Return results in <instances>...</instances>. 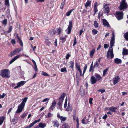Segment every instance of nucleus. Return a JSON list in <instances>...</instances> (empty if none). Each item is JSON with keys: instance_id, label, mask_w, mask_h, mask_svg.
Returning <instances> with one entry per match:
<instances>
[{"instance_id": "f257e3e1", "label": "nucleus", "mask_w": 128, "mask_h": 128, "mask_svg": "<svg viewBox=\"0 0 128 128\" xmlns=\"http://www.w3.org/2000/svg\"><path fill=\"white\" fill-rule=\"evenodd\" d=\"M0 74L2 76L6 78H9L10 77V72L8 69L3 70L1 71Z\"/></svg>"}, {"instance_id": "f03ea898", "label": "nucleus", "mask_w": 128, "mask_h": 128, "mask_svg": "<svg viewBox=\"0 0 128 128\" xmlns=\"http://www.w3.org/2000/svg\"><path fill=\"white\" fill-rule=\"evenodd\" d=\"M127 4L125 2V0H122L120 3V4L119 7V9L122 10L124 9H126L127 8Z\"/></svg>"}, {"instance_id": "7ed1b4c3", "label": "nucleus", "mask_w": 128, "mask_h": 128, "mask_svg": "<svg viewBox=\"0 0 128 128\" xmlns=\"http://www.w3.org/2000/svg\"><path fill=\"white\" fill-rule=\"evenodd\" d=\"M116 16L118 20H120L123 18V14L122 12H116Z\"/></svg>"}, {"instance_id": "20e7f679", "label": "nucleus", "mask_w": 128, "mask_h": 128, "mask_svg": "<svg viewBox=\"0 0 128 128\" xmlns=\"http://www.w3.org/2000/svg\"><path fill=\"white\" fill-rule=\"evenodd\" d=\"M112 36L111 38V40L110 41V48H112V47L114 46V44L115 43V35L114 34V33L113 31H112Z\"/></svg>"}, {"instance_id": "39448f33", "label": "nucleus", "mask_w": 128, "mask_h": 128, "mask_svg": "<svg viewBox=\"0 0 128 128\" xmlns=\"http://www.w3.org/2000/svg\"><path fill=\"white\" fill-rule=\"evenodd\" d=\"M72 27V21H70L69 22V24L67 28L65 31L66 32L67 34H68L70 33L71 31Z\"/></svg>"}, {"instance_id": "423d86ee", "label": "nucleus", "mask_w": 128, "mask_h": 128, "mask_svg": "<svg viewBox=\"0 0 128 128\" xmlns=\"http://www.w3.org/2000/svg\"><path fill=\"white\" fill-rule=\"evenodd\" d=\"M21 50H19L18 48H16L13 52H11L9 56L10 57H12L14 55L18 54Z\"/></svg>"}, {"instance_id": "0eeeda50", "label": "nucleus", "mask_w": 128, "mask_h": 128, "mask_svg": "<svg viewBox=\"0 0 128 128\" xmlns=\"http://www.w3.org/2000/svg\"><path fill=\"white\" fill-rule=\"evenodd\" d=\"M110 55L111 58H112L114 57V55L113 53V50L112 49L110 50V48L107 53V57L109 58L110 57Z\"/></svg>"}, {"instance_id": "6e6552de", "label": "nucleus", "mask_w": 128, "mask_h": 128, "mask_svg": "<svg viewBox=\"0 0 128 128\" xmlns=\"http://www.w3.org/2000/svg\"><path fill=\"white\" fill-rule=\"evenodd\" d=\"M24 106L20 104L18 107V109L16 112V113L18 114L22 112Z\"/></svg>"}, {"instance_id": "1a4fd4ad", "label": "nucleus", "mask_w": 128, "mask_h": 128, "mask_svg": "<svg viewBox=\"0 0 128 128\" xmlns=\"http://www.w3.org/2000/svg\"><path fill=\"white\" fill-rule=\"evenodd\" d=\"M26 82L25 81H21L18 82L17 84V86L14 87V88L16 89V88L20 87V86H23L25 84Z\"/></svg>"}, {"instance_id": "9d476101", "label": "nucleus", "mask_w": 128, "mask_h": 128, "mask_svg": "<svg viewBox=\"0 0 128 128\" xmlns=\"http://www.w3.org/2000/svg\"><path fill=\"white\" fill-rule=\"evenodd\" d=\"M86 117H85L82 120V123L84 124H89L90 121H88L89 118L86 119Z\"/></svg>"}, {"instance_id": "9b49d317", "label": "nucleus", "mask_w": 128, "mask_h": 128, "mask_svg": "<svg viewBox=\"0 0 128 128\" xmlns=\"http://www.w3.org/2000/svg\"><path fill=\"white\" fill-rule=\"evenodd\" d=\"M104 12L105 13H107V14L110 11V8L108 6L107 4H105L104 7Z\"/></svg>"}, {"instance_id": "f8f14e48", "label": "nucleus", "mask_w": 128, "mask_h": 128, "mask_svg": "<svg viewBox=\"0 0 128 128\" xmlns=\"http://www.w3.org/2000/svg\"><path fill=\"white\" fill-rule=\"evenodd\" d=\"M97 81V79L94 76H92L91 77L90 79V81L91 84H93L95 83Z\"/></svg>"}, {"instance_id": "ddd939ff", "label": "nucleus", "mask_w": 128, "mask_h": 128, "mask_svg": "<svg viewBox=\"0 0 128 128\" xmlns=\"http://www.w3.org/2000/svg\"><path fill=\"white\" fill-rule=\"evenodd\" d=\"M22 56L20 55H18L14 57L10 62V64H11L14 61L17 59L18 58L21 56Z\"/></svg>"}, {"instance_id": "4468645a", "label": "nucleus", "mask_w": 128, "mask_h": 128, "mask_svg": "<svg viewBox=\"0 0 128 128\" xmlns=\"http://www.w3.org/2000/svg\"><path fill=\"white\" fill-rule=\"evenodd\" d=\"M57 116L58 118L60 119L62 122V121H65L66 119V117H64L62 116H60L59 114H58Z\"/></svg>"}, {"instance_id": "2eb2a0df", "label": "nucleus", "mask_w": 128, "mask_h": 128, "mask_svg": "<svg viewBox=\"0 0 128 128\" xmlns=\"http://www.w3.org/2000/svg\"><path fill=\"white\" fill-rule=\"evenodd\" d=\"M65 95L66 94L64 93L62 94L60 97L59 101H61V102H63Z\"/></svg>"}, {"instance_id": "dca6fc26", "label": "nucleus", "mask_w": 128, "mask_h": 128, "mask_svg": "<svg viewBox=\"0 0 128 128\" xmlns=\"http://www.w3.org/2000/svg\"><path fill=\"white\" fill-rule=\"evenodd\" d=\"M103 24L104 26L108 27L110 26L108 22L105 19H104L103 20Z\"/></svg>"}, {"instance_id": "f3484780", "label": "nucleus", "mask_w": 128, "mask_h": 128, "mask_svg": "<svg viewBox=\"0 0 128 128\" xmlns=\"http://www.w3.org/2000/svg\"><path fill=\"white\" fill-rule=\"evenodd\" d=\"M16 37L17 39V42L19 43L21 46H23V43L20 38L18 35H17Z\"/></svg>"}, {"instance_id": "a211bd4d", "label": "nucleus", "mask_w": 128, "mask_h": 128, "mask_svg": "<svg viewBox=\"0 0 128 128\" xmlns=\"http://www.w3.org/2000/svg\"><path fill=\"white\" fill-rule=\"evenodd\" d=\"M56 104V102L55 100H54L52 102V105L50 107V108L52 110H53L55 108Z\"/></svg>"}, {"instance_id": "6ab92c4d", "label": "nucleus", "mask_w": 128, "mask_h": 128, "mask_svg": "<svg viewBox=\"0 0 128 128\" xmlns=\"http://www.w3.org/2000/svg\"><path fill=\"white\" fill-rule=\"evenodd\" d=\"M119 77L118 76H117L115 78L113 82L114 85L117 83L119 82Z\"/></svg>"}, {"instance_id": "aec40b11", "label": "nucleus", "mask_w": 128, "mask_h": 128, "mask_svg": "<svg viewBox=\"0 0 128 128\" xmlns=\"http://www.w3.org/2000/svg\"><path fill=\"white\" fill-rule=\"evenodd\" d=\"M95 77L97 79V81L100 80L102 78V77L98 74L96 73L94 75Z\"/></svg>"}, {"instance_id": "412c9836", "label": "nucleus", "mask_w": 128, "mask_h": 128, "mask_svg": "<svg viewBox=\"0 0 128 128\" xmlns=\"http://www.w3.org/2000/svg\"><path fill=\"white\" fill-rule=\"evenodd\" d=\"M72 110V107L71 105H70V103H68V106L66 109V111H71Z\"/></svg>"}, {"instance_id": "4be33fe9", "label": "nucleus", "mask_w": 128, "mask_h": 128, "mask_svg": "<svg viewBox=\"0 0 128 128\" xmlns=\"http://www.w3.org/2000/svg\"><path fill=\"white\" fill-rule=\"evenodd\" d=\"M38 125L41 128H44L46 126V123H42V122L40 123Z\"/></svg>"}, {"instance_id": "5701e85b", "label": "nucleus", "mask_w": 128, "mask_h": 128, "mask_svg": "<svg viewBox=\"0 0 128 128\" xmlns=\"http://www.w3.org/2000/svg\"><path fill=\"white\" fill-rule=\"evenodd\" d=\"M128 54V50L126 48L124 49L123 50L122 54L123 55H126Z\"/></svg>"}, {"instance_id": "b1692460", "label": "nucleus", "mask_w": 128, "mask_h": 128, "mask_svg": "<svg viewBox=\"0 0 128 128\" xmlns=\"http://www.w3.org/2000/svg\"><path fill=\"white\" fill-rule=\"evenodd\" d=\"M28 99V98L27 97H26L22 99V100H23V101L22 102L21 104L23 105L24 106H25V103L26 102Z\"/></svg>"}, {"instance_id": "393cba45", "label": "nucleus", "mask_w": 128, "mask_h": 128, "mask_svg": "<svg viewBox=\"0 0 128 128\" xmlns=\"http://www.w3.org/2000/svg\"><path fill=\"white\" fill-rule=\"evenodd\" d=\"M114 62L116 64H120L122 62V60L118 58H116L114 60Z\"/></svg>"}, {"instance_id": "a878e982", "label": "nucleus", "mask_w": 128, "mask_h": 128, "mask_svg": "<svg viewBox=\"0 0 128 128\" xmlns=\"http://www.w3.org/2000/svg\"><path fill=\"white\" fill-rule=\"evenodd\" d=\"M95 51V49H93L90 52V55L91 58H92L93 57Z\"/></svg>"}, {"instance_id": "bb28decb", "label": "nucleus", "mask_w": 128, "mask_h": 128, "mask_svg": "<svg viewBox=\"0 0 128 128\" xmlns=\"http://www.w3.org/2000/svg\"><path fill=\"white\" fill-rule=\"evenodd\" d=\"M117 108L114 107V106H112L110 108L109 110L112 111V112H115V110L117 109Z\"/></svg>"}, {"instance_id": "cd10ccee", "label": "nucleus", "mask_w": 128, "mask_h": 128, "mask_svg": "<svg viewBox=\"0 0 128 128\" xmlns=\"http://www.w3.org/2000/svg\"><path fill=\"white\" fill-rule=\"evenodd\" d=\"M5 118L4 116L1 117L0 118V126L3 123Z\"/></svg>"}, {"instance_id": "c85d7f7f", "label": "nucleus", "mask_w": 128, "mask_h": 128, "mask_svg": "<svg viewBox=\"0 0 128 128\" xmlns=\"http://www.w3.org/2000/svg\"><path fill=\"white\" fill-rule=\"evenodd\" d=\"M45 42L46 44L49 46H50L52 45L51 42L50 41H49L48 40V39H46L45 40Z\"/></svg>"}, {"instance_id": "c756f323", "label": "nucleus", "mask_w": 128, "mask_h": 128, "mask_svg": "<svg viewBox=\"0 0 128 128\" xmlns=\"http://www.w3.org/2000/svg\"><path fill=\"white\" fill-rule=\"evenodd\" d=\"M69 65L70 67L73 69L74 68V62L72 61H70V62Z\"/></svg>"}, {"instance_id": "7c9ffc66", "label": "nucleus", "mask_w": 128, "mask_h": 128, "mask_svg": "<svg viewBox=\"0 0 128 128\" xmlns=\"http://www.w3.org/2000/svg\"><path fill=\"white\" fill-rule=\"evenodd\" d=\"M124 37L127 40H128V31L124 34Z\"/></svg>"}, {"instance_id": "2f4dec72", "label": "nucleus", "mask_w": 128, "mask_h": 128, "mask_svg": "<svg viewBox=\"0 0 128 128\" xmlns=\"http://www.w3.org/2000/svg\"><path fill=\"white\" fill-rule=\"evenodd\" d=\"M91 3V2H90L89 0H88L87 1V2H86V4H85V6L86 8H87V7L88 6H89L90 5Z\"/></svg>"}, {"instance_id": "473e14b6", "label": "nucleus", "mask_w": 128, "mask_h": 128, "mask_svg": "<svg viewBox=\"0 0 128 128\" xmlns=\"http://www.w3.org/2000/svg\"><path fill=\"white\" fill-rule=\"evenodd\" d=\"M74 10V9H72L70 10L66 14V16H69L71 13Z\"/></svg>"}, {"instance_id": "72a5a7b5", "label": "nucleus", "mask_w": 128, "mask_h": 128, "mask_svg": "<svg viewBox=\"0 0 128 128\" xmlns=\"http://www.w3.org/2000/svg\"><path fill=\"white\" fill-rule=\"evenodd\" d=\"M42 75L44 76H49V75L46 72L42 71L41 73Z\"/></svg>"}, {"instance_id": "f704fd0d", "label": "nucleus", "mask_w": 128, "mask_h": 128, "mask_svg": "<svg viewBox=\"0 0 128 128\" xmlns=\"http://www.w3.org/2000/svg\"><path fill=\"white\" fill-rule=\"evenodd\" d=\"M67 102H68V98H67V97H66V98L65 99V102L64 104V107L65 108H66L67 106Z\"/></svg>"}, {"instance_id": "c9c22d12", "label": "nucleus", "mask_w": 128, "mask_h": 128, "mask_svg": "<svg viewBox=\"0 0 128 128\" xmlns=\"http://www.w3.org/2000/svg\"><path fill=\"white\" fill-rule=\"evenodd\" d=\"M87 66L86 65H85L84 66V70L83 73L82 74V76H83L84 74L86 71V70L87 68Z\"/></svg>"}, {"instance_id": "e433bc0d", "label": "nucleus", "mask_w": 128, "mask_h": 128, "mask_svg": "<svg viewBox=\"0 0 128 128\" xmlns=\"http://www.w3.org/2000/svg\"><path fill=\"white\" fill-rule=\"evenodd\" d=\"M63 128H70L69 126L66 124H64L62 125Z\"/></svg>"}, {"instance_id": "4c0bfd02", "label": "nucleus", "mask_w": 128, "mask_h": 128, "mask_svg": "<svg viewBox=\"0 0 128 128\" xmlns=\"http://www.w3.org/2000/svg\"><path fill=\"white\" fill-rule=\"evenodd\" d=\"M62 31V30L61 28H58L57 31L56 32L58 34H60Z\"/></svg>"}, {"instance_id": "58836bf2", "label": "nucleus", "mask_w": 128, "mask_h": 128, "mask_svg": "<svg viewBox=\"0 0 128 128\" xmlns=\"http://www.w3.org/2000/svg\"><path fill=\"white\" fill-rule=\"evenodd\" d=\"M60 71L62 72H67L66 68H62L61 69Z\"/></svg>"}, {"instance_id": "ea45409f", "label": "nucleus", "mask_w": 128, "mask_h": 128, "mask_svg": "<svg viewBox=\"0 0 128 128\" xmlns=\"http://www.w3.org/2000/svg\"><path fill=\"white\" fill-rule=\"evenodd\" d=\"M99 63H98L97 62H96L94 64V67H98L99 65Z\"/></svg>"}, {"instance_id": "a19ab883", "label": "nucleus", "mask_w": 128, "mask_h": 128, "mask_svg": "<svg viewBox=\"0 0 128 128\" xmlns=\"http://www.w3.org/2000/svg\"><path fill=\"white\" fill-rule=\"evenodd\" d=\"M94 26L96 28H97L98 26V24L96 21H95L94 23Z\"/></svg>"}, {"instance_id": "79ce46f5", "label": "nucleus", "mask_w": 128, "mask_h": 128, "mask_svg": "<svg viewBox=\"0 0 128 128\" xmlns=\"http://www.w3.org/2000/svg\"><path fill=\"white\" fill-rule=\"evenodd\" d=\"M76 121L77 122V126H76V128H78L79 127V121H78V117L76 118Z\"/></svg>"}, {"instance_id": "37998d69", "label": "nucleus", "mask_w": 128, "mask_h": 128, "mask_svg": "<svg viewBox=\"0 0 128 128\" xmlns=\"http://www.w3.org/2000/svg\"><path fill=\"white\" fill-rule=\"evenodd\" d=\"M97 8H94V14H93V15L94 16L95 15L98 11V10Z\"/></svg>"}, {"instance_id": "c03bdc74", "label": "nucleus", "mask_w": 128, "mask_h": 128, "mask_svg": "<svg viewBox=\"0 0 128 128\" xmlns=\"http://www.w3.org/2000/svg\"><path fill=\"white\" fill-rule=\"evenodd\" d=\"M108 70V68H107L103 71V76H104L106 74V73Z\"/></svg>"}, {"instance_id": "a18cd8bd", "label": "nucleus", "mask_w": 128, "mask_h": 128, "mask_svg": "<svg viewBox=\"0 0 128 128\" xmlns=\"http://www.w3.org/2000/svg\"><path fill=\"white\" fill-rule=\"evenodd\" d=\"M92 32L94 34H96L98 33V31L95 29H93L92 30Z\"/></svg>"}, {"instance_id": "49530a36", "label": "nucleus", "mask_w": 128, "mask_h": 128, "mask_svg": "<svg viewBox=\"0 0 128 128\" xmlns=\"http://www.w3.org/2000/svg\"><path fill=\"white\" fill-rule=\"evenodd\" d=\"M5 4L6 6L10 5L9 0H5Z\"/></svg>"}, {"instance_id": "de8ad7c7", "label": "nucleus", "mask_w": 128, "mask_h": 128, "mask_svg": "<svg viewBox=\"0 0 128 128\" xmlns=\"http://www.w3.org/2000/svg\"><path fill=\"white\" fill-rule=\"evenodd\" d=\"M66 38H60V39L62 42H64L66 40Z\"/></svg>"}, {"instance_id": "09e8293b", "label": "nucleus", "mask_w": 128, "mask_h": 128, "mask_svg": "<svg viewBox=\"0 0 128 128\" xmlns=\"http://www.w3.org/2000/svg\"><path fill=\"white\" fill-rule=\"evenodd\" d=\"M58 124L57 122H54V126L58 127Z\"/></svg>"}, {"instance_id": "8fccbe9b", "label": "nucleus", "mask_w": 128, "mask_h": 128, "mask_svg": "<svg viewBox=\"0 0 128 128\" xmlns=\"http://www.w3.org/2000/svg\"><path fill=\"white\" fill-rule=\"evenodd\" d=\"M7 20L6 19H4V20L2 22L3 24L4 25H6L7 24Z\"/></svg>"}, {"instance_id": "3c124183", "label": "nucleus", "mask_w": 128, "mask_h": 128, "mask_svg": "<svg viewBox=\"0 0 128 128\" xmlns=\"http://www.w3.org/2000/svg\"><path fill=\"white\" fill-rule=\"evenodd\" d=\"M76 68L78 69V70L80 69L79 65L77 63H76Z\"/></svg>"}, {"instance_id": "603ef678", "label": "nucleus", "mask_w": 128, "mask_h": 128, "mask_svg": "<svg viewBox=\"0 0 128 128\" xmlns=\"http://www.w3.org/2000/svg\"><path fill=\"white\" fill-rule=\"evenodd\" d=\"M93 62H92L91 64L90 65V69L89 70V71L90 72H91L92 69V68H93Z\"/></svg>"}, {"instance_id": "864d4df0", "label": "nucleus", "mask_w": 128, "mask_h": 128, "mask_svg": "<svg viewBox=\"0 0 128 128\" xmlns=\"http://www.w3.org/2000/svg\"><path fill=\"white\" fill-rule=\"evenodd\" d=\"M34 68L35 71L36 72H37L38 70L36 65H34Z\"/></svg>"}, {"instance_id": "5fc2aeb1", "label": "nucleus", "mask_w": 128, "mask_h": 128, "mask_svg": "<svg viewBox=\"0 0 128 128\" xmlns=\"http://www.w3.org/2000/svg\"><path fill=\"white\" fill-rule=\"evenodd\" d=\"M11 43L13 44H14L16 43V42L14 39H12L11 41Z\"/></svg>"}, {"instance_id": "6e6d98bb", "label": "nucleus", "mask_w": 128, "mask_h": 128, "mask_svg": "<svg viewBox=\"0 0 128 128\" xmlns=\"http://www.w3.org/2000/svg\"><path fill=\"white\" fill-rule=\"evenodd\" d=\"M64 2H63L61 3L60 6V8L61 9H62L63 8L64 6Z\"/></svg>"}, {"instance_id": "4d7b16f0", "label": "nucleus", "mask_w": 128, "mask_h": 128, "mask_svg": "<svg viewBox=\"0 0 128 128\" xmlns=\"http://www.w3.org/2000/svg\"><path fill=\"white\" fill-rule=\"evenodd\" d=\"M84 31V29H82L80 31L79 35L80 36H81L82 33Z\"/></svg>"}, {"instance_id": "13d9d810", "label": "nucleus", "mask_w": 128, "mask_h": 128, "mask_svg": "<svg viewBox=\"0 0 128 128\" xmlns=\"http://www.w3.org/2000/svg\"><path fill=\"white\" fill-rule=\"evenodd\" d=\"M26 114L24 113L21 115V116L22 118H24L26 116Z\"/></svg>"}, {"instance_id": "bf43d9fd", "label": "nucleus", "mask_w": 128, "mask_h": 128, "mask_svg": "<svg viewBox=\"0 0 128 128\" xmlns=\"http://www.w3.org/2000/svg\"><path fill=\"white\" fill-rule=\"evenodd\" d=\"M93 98H90L89 100V103L90 104H92V100Z\"/></svg>"}, {"instance_id": "052dcab7", "label": "nucleus", "mask_w": 128, "mask_h": 128, "mask_svg": "<svg viewBox=\"0 0 128 128\" xmlns=\"http://www.w3.org/2000/svg\"><path fill=\"white\" fill-rule=\"evenodd\" d=\"M12 26H10V27L9 28V30L8 32V33H10V32L12 31Z\"/></svg>"}, {"instance_id": "680f3d73", "label": "nucleus", "mask_w": 128, "mask_h": 128, "mask_svg": "<svg viewBox=\"0 0 128 128\" xmlns=\"http://www.w3.org/2000/svg\"><path fill=\"white\" fill-rule=\"evenodd\" d=\"M70 55L69 54H67L66 57V59L67 60L69 58L70 56Z\"/></svg>"}, {"instance_id": "e2e57ef3", "label": "nucleus", "mask_w": 128, "mask_h": 128, "mask_svg": "<svg viewBox=\"0 0 128 128\" xmlns=\"http://www.w3.org/2000/svg\"><path fill=\"white\" fill-rule=\"evenodd\" d=\"M62 102H61L59 101V102L58 104V105L59 106H62Z\"/></svg>"}, {"instance_id": "0e129e2a", "label": "nucleus", "mask_w": 128, "mask_h": 128, "mask_svg": "<svg viewBox=\"0 0 128 128\" xmlns=\"http://www.w3.org/2000/svg\"><path fill=\"white\" fill-rule=\"evenodd\" d=\"M5 96V94L4 93H3L2 95H0V98H4Z\"/></svg>"}, {"instance_id": "69168bd1", "label": "nucleus", "mask_w": 128, "mask_h": 128, "mask_svg": "<svg viewBox=\"0 0 128 128\" xmlns=\"http://www.w3.org/2000/svg\"><path fill=\"white\" fill-rule=\"evenodd\" d=\"M76 43H77V42H76V37H74V44H73V46H74L75 45H76Z\"/></svg>"}, {"instance_id": "338daca9", "label": "nucleus", "mask_w": 128, "mask_h": 128, "mask_svg": "<svg viewBox=\"0 0 128 128\" xmlns=\"http://www.w3.org/2000/svg\"><path fill=\"white\" fill-rule=\"evenodd\" d=\"M50 100L49 98H46L44 100L42 101V102H45L46 101L48 102V100Z\"/></svg>"}, {"instance_id": "774afa93", "label": "nucleus", "mask_w": 128, "mask_h": 128, "mask_svg": "<svg viewBox=\"0 0 128 128\" xmlns=\"http://www.w3.org/2000/svg\"><path fill=\"white\" fill-rule=\"evenodd\" d=\"M98 4L97 2H96L94 5V8H97Z\"/></svg>"}]
</instances>
